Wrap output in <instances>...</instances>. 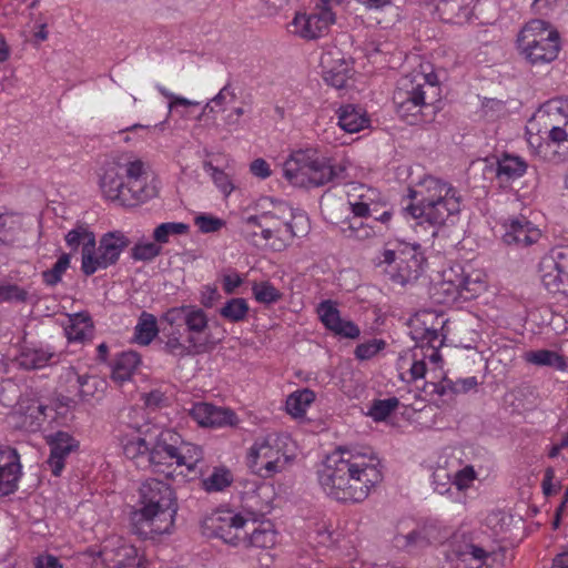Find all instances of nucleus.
Returning <instances> with one entry per match:
<instances>
[{"instance_id":"41","label":"nucleus","mask_w":568,"mask_h":568,"mask_svg":"<svg viewBox=\"0 0 568 568\" xmlns=\"http://www.w3.org/2000/svg\"><path fill=\"white\" fill-rule=\"evenodd\" d=\"M359 217L346 220L341 227L343 235L347 239L364 241L375 235L372 226L365 224Z\"/></svg>"},{"instance_id":"61","label":"nucleus","mask_w":568,"mask_h":568,"mask_svg":"<svg viewBox=\"0 0 568 568\" xmlns=\"http://www.w3.org/2000/svg\"><path fill=\"white\" fill-rule=\"evenodd\" d=\"M542 493L546 496L557 494L561 486L559 481H555V470L551 467L546 468L545 476L541 483Z\"/></svg>"},{"instance_id":"29","label":"nucleus","mask_w":568,"mask_h":568,"mask_svg":"<svg viewBox=\"0 0 568 568\" xmlns=\"http://www.w3.org/2000/svg\"><path fill=\"white\" fill-rule=\"evenodd\" d=\"M336 114L339 128L347 133H357L369 124L366 111L354 104L342 105Z\"/></svg>"},{"instance_id":"21","label":"nucleus","mask_w":568,"mask_h":568,"mask_svg":"<svg viewBox=\"0 0 568 568\" xmlns=\"http://www.w3.org/2000/svg\"><path fill=\"white\" fill-rule=\"evenodd\" d=\"M453 551L466 568H505V552L471 541L454 542Z\"/></svg>"},{"instance_id":"35","label":"nucleus","mask_w":568,"mask_h":568,"mask_svg":"<svg viewBox=\"0 0 568 568\" xmlns=\"http://www.w3.org/2000/svg\"><path fill=\"white\" fill-rule=\"evenodd\" d=\"M65 336L70 342H82L92 332V323L88 315L74 314L69 317V323L64 328Z\"/></svg>"},{"instance_id":"17","label":"nucleus","mask_w":568,"mask_h":568,"mask_svg":"<svg viewBox=\"0 0 568 568\" xmlns=\"http://www.w3.org/2000/svg\"><path fill=\"white\" fill-rule=\"evenodd\" d=\"M446 536L435 524L418 526L405 520L396 525L392 544L398 550L413 552L434 542H440Z\"/></svg>"},{"instance_id":"11","label":"nucleus","mask_w":568,"mask_h":568,"mask_svg":"<svg viewBox=\"0 0 568 568\" xmlns=\"http://www.w3.org/2000/svg\"><path fill=\"white\" fill-rule=\"evenodd\" d=\"M484 287L478 278L465 274L462 265L455 264L442 271L439 280L430 287V297L437 304H453L458 300L474 298Z\"/></svg>"},{"instance_id":"19","label":"nucleus","mask_w":568,"mask_h":568,"mask_svg":"<svg viewBox=\"0 0 568 568\" xmlns=\"http://www.w3.org/2000/svg\"><path fill=\"white\" fill-rule=\"evenodd\" d=\"M544 286L552 293L568 296V246L552 250L539 263Z\"/></svg>"},{"instance_id":"43","label":"nucleus","mask_w":568,"mask_h":568,"mask_svg":"<svg viewBox=\"0 0 568 568\" xmlns=\"http://www.w3.org/2000/svg\"><path fill=\"white\" fill-rule=\"evenodd\" d=\"M248 304L242 297H235L225 303L220 310V315L230 322H242L246 318L248 313Z\"/></svg>"},{"instance_id":"9","label":"nucleus","mask_w":568,"mask_h":568,"mask_svg":"<svg viewBox=\"0 0 568 568\" xmlns=\"http://www.w3.org/2000/svg\"><path fill=\"white\" fill-rule=\"evenodd\" d=\"M307 223L305 214H294L285 203H278L271 211L247 217V225L257 226L262 240L270 243L274 251L284 250L295 236L305 233Z\"/></svg>"},{"instance_id":"52","label":"nucleus","mask_w":568,"mask_h":568,"mask_svg":"<svg viewBox=\"0 0 568 568\" xmlns=\"http://www.w3.org/2000/svg\"><path fill=\"white\" fill-rule=\"evenodd\" d=\"M29 292L17 284L0 285V303H24Z\"/></svg>"},{"instance_id":"60","label":"nucleus","mask_w":568,"mask_h":568,"mask_svg":"<svg viewBox=\"0 0 568 568\" xmlns=\"http://www.w3.org/2000/svg\"><path fill=\"white\" fill-rule=\"evenodd\" d=\"M83 375H79L73 367H68L60 376V381L67 385L69 393L77 392Z\"/></svg>"},{"instance_id":"63","label":"nucleus","mask_w":568,"mask_h":568,"mask_svg":"<svg viewBox=\"0 0 568 568\" xmlns=\"http://www.w3.org/2000/svg\"><path fill=\"white\" fill-rule=\"evenodd\" d=\"M250 172L262 180H265L271 176L272 170L270 168V164L262 158L255 159L250 164Z\"/></svg>"},{"instance_id":"23","label":"nucleus","mask_w":568,"mask_h":568,"mask_svg":"<svg viewBox=\"0 0 568 568\" xmlns=\"http://www.w3.org/2000/svg\"><path fill=\"white\" fill-rule=\"evenodd\" d=\"M321 65L323 68V78L327 84L336 89L348 87L354 69L352 62L346 60L341 51L328 50L324 52L321 57Z\"/></svg>"},{"instance_id":"40","label":"nucleus","mask_w":568,"mask_h":568,"mask_svg":"<svg viewBox=\"0 0 568 568\" xmlns=\"http://www.w3.org/2000/svg\"><path fill=\"white\" fill-rule=\"evenodd\" d=\"M558 115L554 118V120L550 122L548 120V124L550 125L548 138L550 142L557 144L559 150H556L555 152L559 154L560 160L568 159V129L561 128L562 118L557 119Z\"/></svg>"},{"instance_id":"55","label":"nucleus","mask_w":568,"mask_h":568,"mask_svg":"<svg viewBox=\"0 0 568 568\" xmlns=\"http://www.w3.org/2000/svg\"><path fill=\"white\" fill-rule=\"evenodd\" d=\"M386 343L383 339H372L365 343H362L355 348V356L361 359H371L378 352L384 349Z\"/></svg>"},{"instance_id":"27","label":"nucleus","mask_w":568,"mask_h":568,"mask_svg":"<svg viewBox=\"0 0 568 568\" xmlns=\"http://www.w3.org/2000/svg\"><path fill=\"white\" fill-rule=\"evenodd\" d=\"M190 416L202 427L233 426L237 422L232 409L203 402L193 405L190 409Z\"/></svg>"},{"instance_id":"39","label":"nucleus","mask_w":568,"mask_h":568,"mask_svg":"<svg viewBox=\"0 0 568 568\" xmlns=\"http://www.w3.org/2000/svg\"><path fill=\"white\" fill-rule=\"evenodd\" d=\"M159 329L154 315L143 312L134 329V339L140 345H149L158 335Z\"/></svg>"},{"instance_id":"7","label":"nucleus","mask_w":568,"mask_h":568,"mask_svg":"<svg viewBox=\"0 0 568 568\" xmlns=\"http://www.w3.org/2000/svg\"><path fill=\"white\" fill-rule=\"evenodd\" d=\"M440 100L442 85L429 63L402 77L393 94L398 115L410 124L416 123L425 110L432 109L435 113Z\"/></svg>"},{"instance_id":"1","label":"nucleus","mask_w":568,"mask_h":568,"mask_svg":"<svg viewBox=\"0 0 568 568\" xmlns=\"http://www.w3.org/2000/svg\"><path fill=\"white\" fill-rule=\"evenodd\" d=\"M123 454L138 468L165 474L168 478L179 475L189 478L200 476L203 470V450L200 446L183 440L173 429L145 430L144 437H132L123 444Z\"/></svg>"},{"instance_id":"5","label":"nucleus","mask_w":568,"mask_h":568,"mask_svg":"<svg viewBox=\"0 0 568 568\" xmlns=\"http://www.w3.org/2000/svg\"><path fill=\"white\" fill-rule=\"evenodd\" d=\"M140 508L133 511L131 520L134 531L144 539L169 534L178 511L172 488L155 478L144 480L139 488Z\"/></svg>"},{"instance_id":"2","label":"nucleus","mask_w":568,"mask_h":568,"mask_svg":"<svg viewBox=\"0 0 568 568\" xmlns=\"http://www.w3.org/2000/svg\"><path fill=\"white\" fill-rule=\"evenodd\" d=\"M382 478L376 456L348 446L334 449L317 470L323 491L342 503H362Z\"/></svg>"},{"instance_id":"16","label":"nucleus","mask_w":568,"mask_h":568,"mask_svg":"<svg viewBox=\"0 0 568 568\" xmlns=\"http://www.w3.org/2000/svg\"><path fill=\"white\" fill-rule=\"evenodd\" d=\"M247 519L231 509H217L202 521V531L207 537H216L224 542L241 545Z\"/></svg>"},{"instance_id":"54","label":"nucleus","mask_w":568,"mask_h":568,"mask_svg":"<svg viewBox=\"0 0 568 568\" xmlns=\"http://www.w3.org/2000/svg\"><path fill=\"white\" fill-rule=\"evenodd\" d=\"M161 254V246L155 242L138 243L132 248V257L138 261H151Z\"/></svg>"},{"instance_id":"37","label":"nucleus","mask_w":568,"mask_h":568,"mask_svg":"<svg viewBox=\"0 0 568 568\" xmlns=\"http://www.w3.org/2000/svg\"><path fill=\"white\" fill-rule=\"evenodd\" d=\"M124 424L128 428L132 429L133 433L131 435H125L122 440V445L132 437H144L145 430H152L155 426L151 425L144 414L143 408H134L131 407L124 419Z\"/></svg>"},{"instance_id":"6","label":"nucleus","mask_w":568,"mask_h":568,"mask_svg":"<svg viewBox=\"0 0 568 568\" xmlns=\"http://www.w3.org/2000/svg\"><path fill=\"white\" fill-rule=\"evenodd\" d=\"M355 170L348 158L333 161L315 149L297 150L283 164L284 178L294 186L320 187L352 179Z\"/></svg>"},{"instance_id":"62","label":"nucleus","mask_w":568,"mask_h":568,"mask_svg":"<svg viewBox=\"0 0 568 568\" xmlns=\"http://www.w3.org/2000/svg\"><path fill=\"white\" fill-rule=\"evenodd\" d=\"M242 283L243 278L236 271L229 272L222 276L223 291L226 294H233Z\"/></svg>"},{"instance_id":"15","label":"nucleus","mask_w":568,"mask_h":568,"mask_svg":"<svg viewBox=\"0 0 568 568\" xmlns=\"http://www.w3.org/2000/svg\"><path fill=\"white\" fill-rule=\"evenodd\" d=\"M163 318L171 326L184 323L189 333L186 342L191 343L196 351H206L207 335L205 332L209 328V320L202 308L193 305L172 307L166 311Z\"/></svg>"},{"instance_id":"47","label":"nucleus","mask_w":568,"mask_h":568,"mask_svg":"<svg viewBox=\"0 0 568 568\" xmlns=\"http://www.w3.org/2000/svg\"><path fill=\"white\" fill-rule=\"evenodd\" d=\"M70 266V254L63 253L53 266L42 272V281L48 286H55Z\"/></svg>"},{"instance_id":"12","label":"nucleus","mask_w":568,"mask_h":568,"mask_svg":"<svg viewBox=\"0 0 568 568\" xmlns=\"http://www.w3.org/2000/svg\"><path fill=\"white\" fill-rule=\"evenodd\" d=\"M129 245L126 236L119 231L104 234L97 243L82 252L81 270L90 276L97 271L106 268L118 262L122 251Z\"/></svg>"},{"instance_id":"38","label":"nucleus","mask_w":568,"mask_h":568,"mask_svg":"<svg viewBox=\"0 0 568 568\" xmlns=\"http://www.w3.org/2000/svg\"><path fill=\"white\" fill-rule=\"evenodd\" d=\"M64 240L72 252L78 251L80 246L82 247V252H85L87 248L95 244L94 233L83 224L77 225L74 229L70 230L65 234Z\"/></svg>"},{"instance_id":"13","label":"nucleus","mask_w":568,"mask_h":568,"mask_svg":"<svg viewBox=\"0 0 568 568\" xmlns=\"http://www.w3.org/2000/svg\"><path fill=\"white\" fill-rule=\"evenodd\" d=\"M424 261L419 245L408 243H396L393 248L386 247L379 257L381 264H395L396 273L393 277L403 285L420 276Z\"/></svg>"},{"instance_id":"8","label":"nucleus","mask_w":568,"mask_h":568,"mask_svg":"<svg viewBox=\"0 0 568 568\" xmlns=\"http://www.w3.org/2000/svg\"><path fill=\"white\" fill-rule=\"evenodd\" d=\"M295 457V443L288 434L272 433L258 437L248 448L246 465L251 471L267 479L284 471Z\"/></svg>"},{"instance_id":"57","label":"nucleus","mask_w":568,"mask_h":568,"mask_svg":"<svg viewBox=\"0 0 568 568\" xmlns=\"http://www.w3.org/2000/svg\"><path fill=\"white\" fill-rule=\"evenodd\" d=\"M195 225L203 233H213L219 231L224 222L219 217L203 214L195 217Z\"/></svg>"},{"instance_id":"45","label":"nucleus","mask_w":568,"mask_h":568,"mask_svg":"<svg viewBox=\"0 0 568 568\" xmlns=\"http://www.w3.org/2000/svg\"><path fill=\"white\" fill-rule=\"evenodd\" d=\"M165 351L175 357H185L194 354H202L203 351H196L191 343H183L179 332H172L165 342Z\"/></svg>"},{"instance_id":"51","label":"nucleus","mask_w":568,"mask_h":568,"mask_svg":"<svg viewBox=\"0 0 568 568\" xmlns=\"http://www.w3.org/2000/svg\"><path fill=\"white\" fill-rule=\"evenodd\" d=\"M397 406L398 399L396 397L375 400L369 408V415L375 420H384L393 410L396 409Z\"/></svg>"},{"instance_id":"28","label":"nucleus","mask_w":568,"mask_h":568,"mask_svg":"<svg viewBox=\"0 0 568 568\" xmlns=\"http://www.w3.org/2000/svg\"><path fill=\"white\" fill-rule=\"evenodd\" d=\"M104 560L112 562L113 568H145L138 549L122 540H118V546L109 549L108 546L102 550Z\"/></svg>"},{"instance_id":"46","label":"nucleus","mask_w":568,"mask_h":568,"mask_svg":"<svg viewBox=\"0 0 568 568\" xmlns=\"http://www.w3.org/2000/svg\"><path fill=\"white\" fill-rule=\"evenodd\" d=\"M233 481L232 474L226 468H214L213 473L203 480V487L206 491H221L229 487Z\"/></svg>"},{"instance_id":"49","label":"nucleus","mask_w":568,"mask_h":568,"mask_svg":"<svg viewBox=\"0 0 568 568\" xmlns=\"http://www.w3.org/2000/svg\"><path fill=\"white\" fill-rule=\"evenodd\" d=\"M252 292L254 298L262 304H274L282 298V293L267 281L254 283Z\"/></svg>"},{"instance_id":"50","label":"nucleus","mask_w":568,"mask_h":568,"mask_svg":"<svg viewBox=\"0 0 568 568\" xmlns=\"http://www.w3.org/2000/svg\"><path fill=\"white\" fill-rule=\"evenodd\" d=\"M317 314L326 328L333 332L341 321L339 311L332 301H324L317 307Z\"/></svg>"},{"instance_id":"14","label":"nucleus","mask_w":568,"mask_h":568,"mask_svg":"<svg viewBox=\"0 0 568 568\" xmlns=\"http://www.w3.org/2000/svg\"><path fill=\"white\" fill-rule=\"evenodd\" d=\"M436 9L440 19L447 23L488 24L494 16L487 11L495 10V3L491 0H439Z\"/></svg>"},{"instance_id":"56","label":"nucleus","mask_w":568,"mask_h":568,"mask_svg":"<svg viewBox=\"0 0 568 568\" xmlns=\"http://www.w3.org/2000/svg\"><path fill=\"white\" fill-rule=\"evenodd\" d=\"M556 115L562 118V124L568 129V100H558L548 103L547 119L551 122Z\"/></svg>"},{"instance_id":"25","label":"nucleus","mask_w":568,"mask_h":568,"mask_svg":"<svg viewBox=\"0 0 568 568\" xmlns=\"http://www.w3.org/2000/svg\"><path fill=\"white\" fill-rule=\"evenodd\" d=\"M21 475L22 466L17 449L0 445V497L8 496L18 489Z\"/></svg>"},{"instance_id":"53","label":"nucleus","mask_w":568,"mask_h":568,"mask_svg":"<svg viewBox=\"0 0 568 568\" xmlns=\"http://www.w3.org/2000/svg\"><path fill=\"white\" fill-rule=\"evenodd\" d=\"M104 382L89 375H83V378L80 382V385L75 392L82 399H90L95 396V393L99 388L101 390L104 387Z\"/></svg>"},{"instance_id":"22","label":"nucleus","mask_w":568,"mask_h":568,"mask_svg":"<svg viewBox=\"0 0 568 568\" xmlns=\"http://www.w3.org/2000/svg\"><path fill=\"white\" fill-rule=\"evenodd\" d=\"M433 318L430 314H425L423 318L417 317L413 321V338L418 341L415 347L424 361L427 358L430 363L437 364L442 361L439 347L443 345V339L438 334V328L432 324L426 326L427 320Z\"/></svg>"},{"instance_id":"42","label":"nucleus","mask_w":568,"mask_h":568,"mask_svg":"<svg viewBox=\"0 0 568 568\" xmlns=\"http://www.w3.org/2000/svg\"><path fill=\"white\" fill-rule=\"evenodd\" d=\"M58 355L48 349H30L22 354L21 364L30 369H38L50 363H55Z\"/></svg>"},{"instance_id":"33","label":"nucleus","mask_w":568,"mask_h":568,"mask_svg":"<svg viewBox=\"0 0 568 568\" xmlns=\"http://www.w3.org/2000/svg\"><path fill=\"white\" fill-rule=\"evenodd\" d=\"M140 364V356L136 352H123L112 366V379L119 383L131 379Z\"/></svg>"},{"instance_id":"26","label":"nucleus","mask_w":568,"mask_h":568,"mask_svg":"<svg viewBox=\"0 0 568 568\" xmlns=\"http://www.w3.org/2000/svg\"><path fill=\"white\" fill-rule=\"evenodd\" d=\"M45 442L50 447L47 464L54 476H60L65 465V458L78 448L79 443L71 434L62 430L45 436Z\"/></svg>"},{"instance_id":"44","label":"nucleus","mask_w":568,"mask_h":568,"mask_svg":"<svg viewBox=\"0 0 568 568\" xmlns=\"http://www.w3.org/2000/svg\"><path fill=\"white\" fill-rule=\"evenodd\" d=\"M203 169L210 174L214 185L225 195L229 196L233 190L234 184L229 174L223 170L213 165L211 161L203 162Z\"/></svg>"},{"instance_id":"34","label":"nucleus","mask_w":568,"mask_h":568,"mask_svg":"<svg viewBox=\"0 0 568 568\" xmlns=\"http://www.w3.org/2000/svg\"><path fill=\"white\" fill-rule=\"evenodd\" d=\"M524 359L536 366H549L558 371H566L568 363L562 355L549 349L530 351L524 354Z\"/></svg>"},{"instance_id":"59","label":"nucleus","mask_w":568,"mask_h":568,"mask_svg":"<svg viewBox=\"0 0 568 568\" xmlns=\"http://www.w3.org/2000/svg\"><path fill=\"white\" fill-rule=\"evenodd\" d=\"M333 332L336 335H339L342 337L353 338V339L357 338L361 333V331L356 324H354L351 321L343 320V318H341V321L336 325V328H334Z\"/></svg>"},{"instance_id":"4","label":"nucleus","mask_w":568,"mask_h":568,"mask_svg":"<svg viewBox=\"0 0 568 568\" xmlns=\"http://www.w3.org/2000/svg\"><path fill=\"white\" fill-rule=\"evenodd\" d=\"M412 202L406 212L420 223L434 226L454 223L460 212V195L448 182L434 175H424L408 189Z\"/></svg>"},{"instance_id":"10","label":"nucleus","mask_w":568,"mask_h":568,"mask_svg":"<svg viewBox=\"0 0 568 568\" xmlns=\"http://www.w3.org/2000/svg\"><path fill=\"white\" fill-rule=\"evenodd\" d=\"M516 44L519 54L531 65L555 61L561 50L559 32L541 19L526 22L518 32Z\"/></svg>"},{"instance_id":"36","label":"nucleus","mask_w":568,"mask_h":568,"mask_svg":"<svg viewBox=\"0 0 568 568\" xmlns=\"http://www.w3.org/2000/svg\"><path fill=\"white\" fill-rule=\"evenodd\" d=\"M315 399V394L308 388L292 393L286 399V412L294 418L303 417Z\"/></svg>"},{"instance_id":"20","label":"nucleus","mask_w":568,"mask_h":568,"mask_svg":"<svg viewBox=\"0 0 568 568\" xmlns=\"http://www.w3.org/2000/svg\"><path fill=\"white\" fill-rule=\"evenodd\" d=\"M334 22L335 16L328 7L316 6L310 13L297 12L290 31L304 40H315L326 34Z\"/></svg>"},{"instance_id":"64","label":"nucleus","mask_w":568,"mask_h":568,"mask_svg":"<svg viewBox=\"0 0 568 568\" xmlns=\"http://www.w3.org/2000/svg\"><path fill=\"white\" fill-rule=\"evenodd\" d=\"M36 568H63L59 558L50 554H42L34 558Z\"/></svg>"},{"instance_id":"18","label":"nucleus","mask_w":568,"mask_h":568,"mask_svg":"<svg viewBox=\"0 0 568 568\" xmlns=\"http://www.w3.org/2000/svg\"><path fill=\"white\" fill-rule=\"evenodd\" d=\"M347 203L355 217H369L373 216L376 221L384 224L388 223L392 217L389 210L383 211L381 214L379 209L385 205L382 200L381 193L373 187L365 184H352L347 191Z\"/></svg>"},{"instance_id":"32","label":"nucleus","mask_w":568,"mask_h":568,"mask_svg":"<svg viewBox=\"0 0 568 568\" xmlns=\"http://www.w3.org/2000/svg\"><path fill=\"white\" fill-rule=\"evenodd\" d=\"M527 170V163L519 156L504 154L496 162V178L500 183L521 178Z\"/></svg>"},{"instance_id":"48","label":"nucleus","mask_w":568,"mask_h":568,"mask_svg":"<svg viewBox=\"0 0 568 568\" xmlns=\"http://www.w3.org/2000/svg\"><path fill=\"white\" fill-rule=\"evenodd\" d=\"M187 229L189 226L181 222L162 223L153 231V239L161 246L168 243L171 236L186 233Z\"/></svg>"},{"instance_id":"31","label":"nucleus","mask_w":568,"mask_h":568,"mask_svg":"<svg viewBox=\"0 0 568 568\" xmlns=\"http://www.w3.org/2000/svg\"><path fill=\"white\" fill-rule=\"evenodd\" d=\"M242 537L241 545L245 547L267 549L276 544V531L271 523H262L252 528L251 532L245 529Z\"/></svg>"},{"instance_id":"3","label":"nucleus","mask_w":568,"mask_h":568,"mask_svg":"<svg viewBox=\"0 0 568 568\" xmlns=\"http://www.w3.org/2000/svg\"><path fill=\"white\" fill-rule=\"evenodd\" d=\"M148 169V164L132 152H123L105 161L99 179L103 196L125 207L154 197L156 189L149 183Z\"/></svg>"},{"instance_id":"30","label":"nucleus","mask_w":568,"mask_h":568,"mask_svg":"<svg viewBox=\"0 0 568 568\" xmlns=\"http://www.w3.org/2000/svg\"><path fill=\"white\" fill-rule=\"evenodd\" d=\"M57 412L52 406L32 402L22 416V426L29 432H38L48 420L55 418Z\"/></svg>"},{"instance_id":"58","label":"nucleus","mask_w":568,"mask_h":568,"mask_svg":"<svg viewBox=\"0 0 568 568\" xmlns=\"http://www.w3.org/2000/svg\"><path fill=\"white\" fill-rule=\"evenodd\" d=\"M476 478V473L471 466H466L456 473L454 484L459 490L468 488Z\"/></svg>"},{"instance_id":"24","label":"nucleus","mask_w":568,"mask_h":568,"mask_svg":"<svg viewBox=\"0 0 568 568\" xmlns=\"http://www.w3.org/2000/svg\"><path fill=\"white\" fill-rule=\"evenodd\" d=\"M504 229L503 241L507 245L527 247L541 237V231L524 215L508 219L504 222Z\"/></svg>"}]
</instances>
